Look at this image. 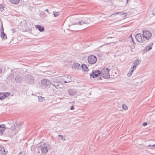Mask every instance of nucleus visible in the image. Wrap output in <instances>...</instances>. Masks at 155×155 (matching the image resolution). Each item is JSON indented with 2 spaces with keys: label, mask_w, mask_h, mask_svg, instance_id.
I'll return each instance as SVG.
<instances>
[{
  "label": "nucleus",
  "mask_w": 155,
  "mask_h": 155,
  "mask_svg": "<svg viewBox=\"0 0 155 155\" xmlns=\"http://www.w3.org/2000/svg\"><path fill=\"white\" fill-rule=\"evenodd\" d=\"M16 124L17 127L15 126L12 125L10 127V131L11 133H10L9 136L10 137H12L14 135L16 134L18 132L19 130L21 128V124L18 123Z\"/></svg>",
  "instance_id": "obj_1"
},
{
  "label": "nucleus",
  "mask_w": 155,
  "mask_h": 155,
  "mask_svg": "<svg viewBox=\"0 0 155 155\" xmlns=\"http://www.w3.org/2000/svg\"><path fill=\"white\" fill-rule=\"evenodd\" d=\"M109 71V69L106 67H104L100 71L101 75L104 78L108 79L110 77Z\"/></svg>",
  "instance_id": "obj_2"
},
{
  "label": "nucleus",
  "mask_w": 155,
  "mask_h": 155,
  "mask_svg": "<svg viewBox=\"0 0 155 155\" xmlns=\"http://www.w3.org/2000/svg\"><path fill=\"white\" fill-rule=\"evenodd\" d=\"M90 21L91 20L89 18H86V19L82 20L77 22H73L72 25H82L84 24L90 23Z\"/></svg>",
  "instance_id": "obj_3"
},
{
  "label": "nucleus",
  "mask_w": 155,
  "mask_h": 155,
  "mask_svg": "<svg viewBox=\"0 0 155 155\" xmlns=\"http://www.w3.org/2000/svg\"><path fill=\"white\" fill-rule=\"evenodd\" d=\"M87 60L89 64H93L96 62L97 58L95 56L93 55H91L88 56Z\"/></svg>",
  "instance_id": "obj_4"
},
{
  "label": "nucleus",
  "mask_w": 155,
  "mask_h": 155,
  "mask_svg": "<svg viewBox=\"0 0 155 155\" xmlns=\"http://www.w3.org/2000/svg\"><path fill=\"white\" fill-rule=\"evenodd\" d=\"M143 35L144 39H146L147 40L149 39L152 36L151 33L147 30L143 31Z\"/></svg>",
  "instance_id": "obj_5"
},
{
  "label": "nucleus",
  "mask_w": 155,
  "mask_h": 155,
  "mask_svg": "<svg viewBox=\"0 0 155 155\" xmlns=\"http://www.w3.org/2000/svg\"><path fill=\"white\" fill-rule=\"evenodd\" d=\"M101 74L100 71L99 70H93L91 73L89 74L91 77L95 78L97 77Z\"/></svg>",
  "instance_id": "obj_6"
},
{
  "label": "nucleus",
  "mask_w": 155,
  "mask_h": 155,
  "mask_svg": "<svg viewBox=\"0 0 155 155\" xmlns=\"http://www.w3.org/2000/svg\"><path fill=\"white\" fill-rule=\"evenodd\" d=\"M25 80L27 83L31 84L33 82L34 78L31 75H27L25 77Z\"/></svg>",
  "instance_id": "obj_7"
},
{
  "label": "nucleus",
  "mask_w": 155,
  "mask_h": 155,
  "mask_svg": "<svg viewBox=\"0 0 155 155\" xmlns=\"http://www.w3.org/2000/svg\"><path fill=\"white\" fill-rule=\"evenodd\" d=\"M135 38L137 41L139 42L142 43L145 41L143 38V35L140 34H137L135 36Z\"/></svg>",
  "instance_id": "obj_8"
},
{
  "label": "nucleus",
  "mask_w": 155,
  "mask_h": 155,
  "mask_svg": "<svg viewBox=\"0 0 155 155\" xmlns=\"http://www.w3.org/2000/svg\"><path fill=\"white\" fill-rule=\"evenodd\" d=\"M50 86L52 85L57 89H58L59 87V84L56 81V80H54L52 79L50 80Z\"/></svg>",
  "instance_id": "obj_9"
},
{
  "label": "nucleus",
  "mask_w": 155,
  "mask_h": 155,
  "mask_svg": "<svg viewBox=\"0 0 155 155\" xmlns=\"http://www.w3.org/2000/svg\"><path fill=\"white\" fill-rule=\"evenodd\" d=\"M48 85V80L47 79H43L41 81V86L46 87Z\"/></svg>",
  "instance_id": "obj_10"
},
{
  "label": "nucleus",
  "mask_w": 155,
  "mask_h": 155,
  "mask_svg": "<svg viewBox=\"0 0 155 155\" xmlns=\"http://www.w3.org/2000/svg\"><path fill=\"white\" fill-rule=\"evenodd\" d=\"M140 62V61L139 60L137 59L135 60L133 63L131 68L136 69Z\"/></svg>",
  "instance_id": "obj_11"
},
{
  "label": "nucleus",
  "mask_w": 155,
  "mask_h": 155,
  "mask_svg": "<svg viewBox=\"0 0 155 155\" xmlns=\"http://www.w3.org/2000/svg\"><path fill=\"white\" fill-rule=\"evenodd\" d=\"M15 80L16 83H20L22 81V78L20 75H17L15 76Z\"/></svg>",
  "instance_id": "obj_12"
},
{
  "label": "nucleus",
  "mask_w": 155,
  "mask_h": 155,
  "mask_svg": "<svg viewBox=\"0 0 155 155\" xmlns=\"http://www.w3.org/2000/svg\"><path fill=\"white\" fill-rule=\"evenodd\" d=\"M2 28L1 30V38L2 39H7V35L5 34L4 32V28L2 25Z\"/></svg>",
  "instance_id": "obj_13"
},
{
  "label": "nucleus",
  "mask_w": 155,
  "mask_h": 155,
  "mask_svg": "<svg viewBox=\"0 0 155 155\" xmlns=\"http://www.w3.org/2000/svg\"><path fill=\"white\" fill-rule=\"evenodd\" d=\"M6 125L4 124L0 125V135H2L5 130L6 129Z\"/></svg>",
  "instance_id": "obj_14"
},
{
  "label": "nucleus",
  "mask_w": 155,
  "mask_h": 155,
  "mask_svg": "<svg viewBox=\"0 0 155 155\" xmlns=\"http://www.w3.org/2000/svg\"><path fill=\"white\" fill-rule=\"evenodd\" d=\"M68 92L69 95L71 96H74L76 94V92L72 89H69L68 90Z\"/></svg>",
  "instance_id": "obj_15"
},
{
  "label": "nucleus",
  "mask_w": 155,
  "mask_h": 155,
  "mask_svg": "<svg viewBox=\"0 0 155 155\" xmlns=\"http://www.w3.org/2000/svg\"><path fill=\"white\" fill-rule=\"evenodd\" d=\"M0 153L1 155H5V151L4 147L0 145Z\"/></svg>",
  "instance_id": "obj_16"
},
{
  "label": "nucleus",
  "mask_w": 155,
  "mask_h": 155,
  "mask_svg": "<svg viewBox=\"0 0 155 155\" xmlns=\"http://www.w3.org/2000/svg\"><path fill=\"white\" fill-rule=\"evenodd\" d=\"M120 14L121 15H124V18L125 16H126V13H123V12H116V13H114L111 15H110L108 17H110L111 16H112L113 15H116L117 14ZM122 17H124V16H122Z\"/></svg>",
  "instance_id": "obj_17"
},
{
  "label": "nucleus",
  "mask_w": 155,
  "mask_h": 155,
  "mask_svg": "<svg viewBox=\"0 0 155 155\" xmlns=\"http://www.w3.org/2000/svg\"><path fill=\"white\" fill-rule=\"evenodd\" d=\"M36 28L38 29L41 32L43 31L44 29V27L41 26L39 25H35Z\"/></svg>",
  "instance_id": "obj_18"
},
{
  "label": "nucleus",
  "mask_w": 155,
  "mask_h": 155,
  "mask_svg": "<svg viewBox=\"0 0 155 155\" xmlns=\"http://www.w3.org/2000/svg\"><path fill=\"white\" fill-rule=\"evenodd\" d=\"M81 67L82 70H83L84 71H89L88 67L85 64H82Z\"/></svg>",
  "instance_id": "obj_19"
},
{
  "label": "nucleus",
  "mask_w": 155,
  "mask_h": 155,
  "mask_svg": "<svg viewBox=\"0 0 155 155\" xmlns=\"http://www.w3.org/2000/svg\"><path fill=\"white\" fill-rule=\"evenodd\" d=\"M66 78H69V80L66 79V80L64 81V83H70L71 81L72 80L71 79V77L70 76V75L67 76L66 77Z\"/></svg>",
  "instance_id": "obj_20"
},
{
  "label": "nucleus",
  "mask_w": 155,
  "mask_h": 155,
  "mask_svg": "<svg viewBox=\"0 0 155 155\" xmlns=\"http://www.w3.org/2000/svg\"><path fill=\"white\" fill-rule=\"evenodd\" d=\"M152 48V47L150 45L146 46L145 47L144 51L146 52L149 51L150 50H151Z\"/></svg>",
  "instance_id": "obj_21"
},
{
  "label": "nucleus",
  "mask_w": 155,
  "mask_h": 155,
  "mask_svg": "<svg viewBox=\"0 0 155 155\" xmlns=\"http://www.w3.org/2000/svg\"><path fill=\"white\" fill-rule=\"evenodd\" d=\"M74 68L75 69H79L80 68H81V67L79 63H76L74 65Z\"/></svg>",
  "instance_id": "obj_22"
},
{
  "label": "nucleus",
  "mask_w": 155,
  "mask_h": 155,
  "mask_svg": "<svg viewBox=\"0 0 155 155\" xmlns=\"http://www.w3.org/2000/svg\"><path fill=\"white\" fill-rule=\"evenodd\" d=\"M13 4H17L19 2L20 0H9Z\"/></svg>",
  "instance_id": "obj_23"
},
{
  "label": "nucleus",
  "mask_w": 155,
  "mask_h": 155,
  "mask_svg": "<svg viewBox=\"0 0 155 155\" xmlns=\"http://www.w3.org/2000/svg\"><path fill=\"white\" fill-rule=\"evenodd\" d=\"M132 69L131 70H130L129 71V72L127 74V75L128 77H129L131 76V75L133 73L135 69H134L131 68V69Z\"/></svg>",
  "instance_id": "obj_24"
},
{
  "label": "nucleus",
  "mask_w": 155,
  "mask_h": 155,
  "mask_svg": "<svg viewBox=\"0 0 155 155\" xmlns=\"http://www.w3.org/2000/svg\"><path fill=\"white\" fill-rule=\"evenodd\" d=\"M42 152L43 153H46L48 152V149L46 147H44L41 149Z\"/></svg>",
  "instance_id": "obj_25"
},
{
  "label": "nucleus",
  "mask_w": 155,
  "mask_h": 155,
  "mask_svg": "<svg viewBox=\"0 0 155 155\" xmlns=\"http://www.w3.org/2000/svg\"><path fill=\"white\" fill-rule=\"evenodd\" d=\"M6 97V96H5L4 93H0V99L2 100Z\"/></svg>",
  "instance_id": "obj_26"
},
{
  "label": "nucleus",
  "mask_w": 155,
  "mask_h": 155,
  "mask_svg": "<svg viewBox=\"0 0 155 155\" xmlns=\"http://www.w3.org/2000/svg\"><path fill=\"white\" fill-rule=\"evenodd\" d=\"M38 101L39 102H42L44 101H45V99L44 97H42L41 96H39L38 97Z\"/></svg>",
  "instance_id": "obj_27"
},
{
  "label": "nucleus",
  "mask_w": 155,
  "mask_h": 155,
  "mask_svg": "<svg viewBox=\"0 0 155 155\" xmlns=\"http://www.w3.org/2000/svg\"><path fill=\"white\" fill-rule=\"evenodd\" d=\"M53 14L54 17H56L59 15V12H53Z\"/></svg>",
  "instance_id": "obj_28"
},
{
  "label": "nucleus",
  "mask_w": 155,
  "mask_h": 155,
  "mask_svg": "<svg viewBox=\"0 0 155 155\" xmlns=\"http://www.w3.org/2000/svg\"><path fill=\"white\" fill-rule=\"evenodd\" d=\"M113 66H114V65H113V64H110L109 65H108V66L106 68H108V69H109V71H110V70L112 68H113Z\"/></svg>",
  "instance_id": "obj_29"
},
{
  "label": "nucleus",
  "mask_w": 155,
  "mask_h": 155,
  "mask_svg": "<svg viewBox=\"0 0 155 155\" xmlns=\"http://www.w3.org/2000/svg\"><path fill=\"white\" fill-rule=\"evenodd\" d=\"M122 107L123 109L125 110H127L128 109L127 105L125 104H123L122 105Z\"/></svg>",
  "instance_id": "obj_30"
},
{
  "label": "nucleus",
  "mask_w": 155,
  "mask_h": 155,
  "mask_svg": "<svg viewBox=\"0 0 155 155\" xmlns=\"http://www.w3.org/2000/svg\"><path fill=\"white\" fill-rule=\"evenodd\" d=\"M148 147H150V149H153L152 147H155L154 144H150L147 146Z\"/></svg>",
  "instance_id": "obj_31"
},
{
  "label": "nucleus",
  "mask_w": 155,
  "mask_h": 155,
  "mask_svg": "<svg viewBox=\"0 0 155 155\" xmlns=\"http://www.w3.org/2000/svg\"><path fill=\"white\" fill-rule=\"evenodd\" d=\"M4 10V7L2 5L0 4V10L2 12Z\"/></svg>",
  "instance_id": "obj_32"
},
{
  "label": "nucleus",
  "mask_w": 155,
  "mask_h": 155,
  "mask_svg": "<svg viewBox=\"0 0 155 155\" xmlns=\"http://www.w3.org/2000/svg\"><path fill=\"white\" fill-rule=\"evenodd\" d=\"M129 39H130V40H131V41H130V42H131V41H132L134 43V40L131 35H130V36Z\"/></svg>",
  "instance_id": "obj_33"
},
{
  "label": "nucleus",
  "mask_w": 155,
  "mask_h": 155,
  "mask_svg": "<svg viewBox=\"0 0 155 155\" xmlns=\"http://www.w3.org/2000/svg\"><path fill=\"white\" fill-rule=\"evenodd\" d=\"M4 94H5V96H6V97H8L10 95V93L8 92H6L4 93Z\"/></svg>",
  "instance_id": "obj_34"
},
{
  "label": "nucleus",
  "mask_w": 155,
  "mask_h": 155,
  "mask_svg": "<svg viewBox=\"0 0 155 155\" xmlns=\"http://www.w3.org/2000/svg\"><path fill=\"white\" fill-rule=\"evenodd\" d=\"M58 137H59V139L61 140H62V139H63V136L62 135H58Z\"/></svg>",
  "instance_id": "obj_35"
},
{
  "label": "nucleus",
  "mask_w": 155,
  "mask_h": 155,
  "mask_svg": "<svg viewBox=\"0 0 155 155\" xmlns=\"http://www.w3.org/2000/svg\"><path fill=\"white\" fill-rule=\"evenodd\" d=\"M147 124L146 122L143 123L142 124V125L143 126H147Z\"/></svg>",
  "instance_id": "obj_36"
},
{
  "label": "nucleus",
  "mask_w": 155,
  "mask_h": 155,
  "mask_svg": "<svg viewBox=\"0 0 155 155\" xmlns=\"http://www.w3.org/2000/svg\"><path fill=\"white\" fill-rule=\"evenodd\" d=\"M11 31H12V33H14L15 32V28H13L11 29Z\"/></svg>",
  "instance_id": "obj_37"
},
{
  "label": "nucleus",
  "mask_w": 155,
  "mask_h": 155,
  "mask_svg": "<svg viewBox=\"0 0 155 155\" xmlns=\"http://www.w3.org/2000/svg\"><path fill=\"white\" fill-rule=\"evenodd\" d=\"M74 109V107L73 106H72L70 108V109L71 110H73Z\"/></svg>",
  "instance_id": "obj_38"
},
{
  "label": "nucleus",
  "mask_w": 155,
  "mask_h": 155,
  "mask_svg": "<svg viewBox=\"0 0 155 155\" xmlns=\"http://www.w3.org/2000/svg\"><path fill=\"white\" fill-rule=\"evenodd\" d=\"M2 72V69L0 68V74Z\"/></svg>",
  "instance_id": "obj_39"
},
{
  "label": "nucleus",
  "mask_w": 155,
  "mask_h": 155,
  "mask_svg": "<svg viewBox=\"0 0 155 155\" xmlns=\"http://www.w3.org/2000/svg\"><path fill=\"white\" fill-rule=\"evenodd\" d=\"M45 11L47 12H48V9H46L45 10Z\"/></svg>",
  "instance_id": "obj_40"
},
{
  "label": "nucleus",
  "mask_w": 155,
  "mask_h": 155,
  "mask_svg": "<svg viewBox=\"0 0 155 155\" xmlns=\"http://www.w3.org/2000/svg\"><path fill=\"white\" fill-rule=\"evenodd\" d=\"M99 80H102L101 78V77H99Z\"/></svg>",
  "instance_id": "obj_41"
},
{
  "label": "nucleus",
  "mask_w": 155,
  "mask_h": 155,
  "mask_svg": "<svg viewBox=\"0 0 155 155\" xmlns=\"http://www.w3.org/2000/svg\"><path fill=\"white\" fill-rule=\"evenodd\" d=\"M62 140H66V139H63H63H62Z\"/></svg>",
  "instance_id": "obj_42"
},
{
  "label": "nucleus",
  "mask_w": 155,
  "mask_h": 155,
  "mask_svg": "<svg viewBox=\"0 0 155 155\" xmlns=\"http://www.w3.org/2000/svg\"><path fill=\"white\" fill-rule=\"evenodd\" d=\"M7 124H9V123H8ZM10 124H9V125H10Z\"/></svg>",
  "instance_id": "obj_43"
},
{
  "label": "nucleus",
  "mask_w": 155,
  "mask_h": 155,
  "mask_svg": "<svg viewBox=\"0 0 155 155\" xmlns=\"http://www.w3.org/2000/svg\"><path fill=\"white\" fill-rule=\"evenodd\" d=\"M128 0H127V3H128Z\"/></svg>",
  "instance_id": "obj_44"
},
{
  "label": "nucleus",
  "mask_w": 155,
  "mask_h": 155,
  "mask_svg": "<svg viewBox=\"0 0 155 155\" xmlns=\"http://www.w3.org/2000/svg\"><path fill=\"white\" fill-rule=\"evenodd\" d=\"M67 80H69V78H67Z\"/></svg>",
  "instance_id": "obj_45"
},
{
  "label": "nucleus",
  "mask_w": 155,
  "mask_h": 155,
  "mask_svg": "<svg viewBox=\"0 0 155 155\" xmlns=\"http://www.w3.org/2000/svg\"><path fill=\"white\" fill-rule=\"evenodd\" d=\"M153 45V43H152L151 45Z\"/></svg>",
  "instance_id": "obj_46"
}]
</instances>
